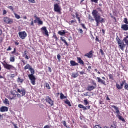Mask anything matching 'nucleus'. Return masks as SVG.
Returning <instances> with one entry per match:
<instances>
[{
    "label": "nucleus",
    "mask_w": 128,
    "mask_h": 128,
    "mask_svg": "<svg viewBox=\"0 0 128 128\" xmlns=\"http://www.w3.org/2000/svg\"><path fill=\"white\" fill-rule=\"evenodd\" d=\"M118 117L120 120H122V122H126V120H124V118H123L122 116L119 115Z\"/></svg>",
    "instance_id": "393cba45"
},
{
    "label": "nucleus",
    "mask_w": 128,
    "mask_h": 128,
    "mask_svg": "<svg viewBox=\"0 0 128 128\" xmlns=\"http://www.w3.org/2000/svg\"><path fill=\"white\" fill-rule=\"evenodd\" d=\"M58 34H60V36H65L66 34H68V32H66L64 30H62L59 31Z\"/></svg>",
    "instance_id": "412c9836"
},
{
    "label": "nucleus",
    "mask_w": 128,
    "mask_h": 128,
    "mask_svg": "<svg viewBox=\"0 0 128 128\" xmlns=\"http://www.w3.org/2000/svg\"><path fill=\"white\" fill-rule=\"evenodd\" d=\"M0 111L1 112H8V108L6 106H2L0 109Z\"/></svg>",
    "instance_id": "4468645a"
},
{
    "label": "nucleus",
    "mask_w": 128,
    "mask_h": 128,
    "mask_svg": "<svg viewBox=\"0 0 128 128\" xmlns=\"http://www.w3.org/2000/svg\"><path fill=\"white\" fill-rule=\"evenodd\" d=\"M2 64L4 66V68L7 70H16V67L7 64L6 61L4 62V63L2 62Z\"/></svg>",
    "instance_id": "39448f33"
},
{
    "label": "nucleus",
    "mask_w": 128,
    "mask_h": 128,
    "mask_svg": "<svg viewBox=\"0 0 128 128\" xmlns=\"http://www.w3.org/2000/svg\"><path fill=\"white\" fill-rule=\"evenodd\" d=\"M93 54H94V52L92 50L89 53H88L87 54H86L85 55V56H87V58H92V56H94Z\"/></svg>",
    "instance_id": "2eb2a0df"
},
{
    "label": "nucleus",
    "mask_w": 128,
    "mask_h": 128,
    "mask_svg": "<svg viewBox=\"0 0 128 128\" xmlns=\"http://www.w3.org/2000/svg\"><path fill=\"white\" fill-rule=\"evenodd\" d=\"M28 54V51L26 50L24 52V54H23V58H25L26 56V54Z\"/></svg>",
    "instance_id": "ea45409f"
},
{
    "label": "nucleus",
    "mask_w": 128,
    "mask_h": 128,
    "mask_svg": "<svg viewBox=\"0 0 128 128\" xmlns=\"http://www.w3.org/2000/svg\"><path fill=\"white\" fill-rule=\"evenodd\" d=\"M77 60H78V64H82V66H84V60H82V58H78Z\"/></svg>",
    "instance_id": "f3484780"
},
{
    "label": "nucleus",
    "mask_w": 128,
    "mask_h": 128,
    "mask_svg": "<svg viewBox=\"0 0 128 128\" xmlns=\"http://www.w3.org/2000/svg\"><path fill=\"white\" fill-rule=\"evenodd\" d=\"M92 84L94 86H88V87L87 88V90H88V92H92V90H96V88L97 84L96 82V81L92 80Z\"/></svg>",
    "instance_id": "423d86ee"
},
{
    "label": "nucleus",
    "mask_w": 128,
    "mask_h": 128,
    "mask_svg": "<svg viewBox=\"0 0 128 128\" xmlns=\"http://www.w3.org/2000/svg\"><path fill=\"white\" fill-rule=\"evenodd\" d=\"M24 70H30L31 74H29L28 76L32 86H36V76H34L35 74L34 70L32 68L30 64H27L26 66L24 67Z\"/></svg>",
    "instance_id": "f257e3e1"
},
{
    "label": "nucleus",
    "mask_w": 128,
    "mask_h": 128,
    "mask_svg": "<svg viewBox=\"0 0 128 128\" xmlns=\"http://www.w3.org/2000/svg\"><path fill=\"white\" fill-rule=\"evenodd\" d=\"M112 108H114V110L116 111V112L118 114H120V112L118 108H117L116 106H112Z\"/></svg>",
    "instance_id": "6ab92c4d"
},
{
    "label": "nucleus",
    "mask_w": 128,
    "mask_h": 128,
    "mask_svg": "<svg viewBox=\"0 0 128 128\" xmlns=\"http://www.w3.org/2000/svg\"><path fill=\"white\" fill-rule=\"evenodd\" d=\"M65 39H66V38H62V37L60 38L61 40L63 42H64V44H65L66 46H69L70 45L68 44V42H66V40Z\"/></svg>",
    "instance_id": "a211bd4d"
},
{
    "label": "nucleus",
    "mask_w": 128,
    "mask_h": 128,
    "mask_svg": "<svg viewBox=\"0 0 128 128\" xmlns=\"http://www.w3.org/2000/svg\"><path fill=\"white\" fill-rule=\"evenodd\" d=\"M17 82H18V84H23L24 79H22L20 78H18L17 80Z\"/></svg>",
    "instance_id": "a878e982"
},
{
    "label": "nucleus",
    "mask_w": 128,
    "mask_h": 128,
    "mask_svg": "<svg viewBox=\"0 0 128 128\" xmlns=\"http://www.w3.org/2000/svg\"><path fill=\"white\" fill-rule=\"evenodd\" d=\"M63 124L66 128H68V126L66 125V121L63 122Z\"/></svg>",
    "instance_id": "3c124183"
},
{
    "label": "nucleus",
    "mask_w": 128,
    "mask_h": 128,
    "mask_svg": "<svg viewBox=\"0 0 128 128\" xmlns=\"http://www.w3.org/2000/svg\"><path fill=\"white\" fill-rule=\"evenodd\" d=\"M16 48H14V50L13 52H11L12 54H16Z\"/></svg>",
    "instance_id": "37998d69"
},
{
    "label": "nucleus",
    "mask_w": 128,
    "mask_h": 128,
    "mask_svg": "<svg viewBox=\"0 0 128 128\" xmlns=\"http://www.w3.org/2000/svg\"><path fill=\"white\" fill-rule=\"evenodd\" d=\"M30 4H36V0H28Z\"/></svg>",
    "instance_id": "4c0bfd02"
},
{
    "label": "nucleus",
    "mask_w": 128,
    "mask_h": 128,
    "mask_svg": "<svg viewBox=\"0 0 128 128\" xmlns=\"http://www.w3.org/2000/svg\"><path fill=\"white\" fill-rule=\"evenodd\" d=\"M4 22L7 24H12L14 22V20L12 19L9 18L8 17L4 18Z\"/></svg>",
    "instance_id": "9d476101"
},
{
    "label": "nucleus",
    "mask_w": 128,
    "mask_h": 128,
    "mask_svg": "<svg viewBox=\"0 0 128 128\" xmlns=\"http://www.w3.org/2000/svg\"><path fill=\"white\" fill-rule=\"evenodd\" d=\"M88 92H87L86 93L84 94V96H88Z\"/></svg>",
    "instance_id": "69168bd1"
},
{
    "label": "nucleus",
    "mask_w": 128,
    "mask_h": 128,
    "mask_svg": "<svg viewBox=\"0 0 128 128\" xmlns=\"http://www.w3.org/2000/svg\"><path fill=\"white\" fill-rule=\"evenodd\" d=\"M8 8H9V10H12V12H14V7H12V6H8Z\"/></svg>",
    "instance_id": "79ce46f5"
},
{
    "label": "nucleus",
    "mask_w": 128,
    "mask_h": 128,
    "mask_svg": "<svg viewBox=\"0 0 128 128\" xmlns=\"http://www.w3.org/2000/svg\"><path fill=\"white\" fill-rule=\"evenodd\" d=\"M18 92H19V94H22V96H24L26 94V89L24 88H22V90L20 89H18Z\"/></svg>",
    "instance_id": "9b49d317"
},
{
    "label": "nucleus",
    "mask_w": 128,
    "mask_h": 128,
    "mask_svg": "<svg viewBox=\"0 0 128 128\" xmlns=\"http://www.w3.org/2000/svg\"><path fill=\"white\" fill-rule=\"evenodd\" d=\"M57 58L58 60L60 61V58H62V56L60 54L57 56Z\"/></svg>",
    "instance_id": "a19ab883"
},
{
    "label": "nucleus",
    "mask_w": 128,
    "mask_h": 128,
    "mask_svg": "<svg viewBox=\"0 0 128 128\" xmlns=\"http://www.w3.org/2000/svg\"><path fill=\"white\" fill-rule=\"evenodd\" d=\"M92 14L96 22V26H100V24H104L106 22V20L104 18H102L100 15L98 14V12L96 10H94Z\"/></svg>",
    "instance_id": "f03ea898"
},
{
    "label": "nucleus",
    "mask_w": 128,
    "mask_h": 128,
    "mask_svg": "<svg viewBox=\"0 0 128 128\" xmlns=\"http://www.w3.org/2000/svg\"><path fill=\"white\" fill-rule=\"evenodd\" d=\"M95 72H98V74H100V71H98V69H96Z\"/></svg>",
    "instance_id": "680f3d73"
},
{
    "label": "nucleus",
    "mask_w": 128,
    "mask_h": 128,
    "mask_svg": "<svg viewBox=\"0 0 128 128\" xmlns=\"http://www.w3.org/2000/svg\"><path fill=\"white\" fill-rule=\"evenodd\" d=\"M36 20H38V24L39 26H42L44 24V22L40 20V18H36Z\"/></svg>",
    "instance_id": "5701e85b"
},
{
    "label": "nucleus",
    "mask_w": 128,
    "mask_h": 128,
    "mask_svg": "<svg viewBox=\"0 0 128 128\" xmlns=\"http://www.w3.org/2000/svg\"><path fill=\"white\" fill-rule=\"evenodd\" d=\"M54 10L55 12H58L60 14H62V8L58 4L54 5Z\"/></svg>",
    "instance_id": "0eeeda50"
},
{
    "label": "nucleus",
    "mask_w": 128,
    "mask_h": 128,
    "mask_svg": "<svg viewBox=\"0 0 128 128\" xmlns=\"http://www.w3.org/2000/svg\"><path fill=\"white\" fill-rule=\"evenodd\" d=\"M41 30L44 36H46L47 38H48V36H50V34H48V30L46 27L42 28H41Z\"/></svg>",
    "instance_id": "6e6552de"
},
{
    "label": "nucleus",
    "mask_w": 128,
    "mask_h": 128,
    "mask_svg": "<svg viewBox=\"0 0 128 128\" xmlns=\"http://www.w3.org/2000/svg\"><path fill=\"white\" fill-rule=\"evenodd\" d=\"M44 128H50V126H46Z\"/></svg>",
    "instance_id": "774afa93"
},
{
    "label": "nucleus",
    "mask_w": 128,
    "mask_h": 128,
    "mask_svg": "<svg viewBox=\"0 0 128 128\" xmlns=\"http://www.w3.org/2000/svg\"><path fill=\"white\" fill-rule=\"evenodd\" d=\"M99 0H91L92 2H94L95 4H98Z\"/></svg>",
    "instance_id": "58836bf2"
},
{
    "label": "nucleus",
    "mask_w": 128,
    "mask_h": 128,
    "mask_svg": "<svg viewBox=\"0 0 128 128\" xmlns=\"http://www.w3.org/2000/svg\"><path fill=\"white\" fill-rule=\"evenodd\" d=\"M14 44H15V45L16 46L20 45V42H18V41L14 42Z\"/></svg>",
    "instance_id": "6e6d98bb"
},
{
    "label": "nucleus",
    "mask_w": 128,
    "mask_h": 128,
    "mask_svg": "<svg viewBox=\"0 0 128 128\" xmlns=\"http://www.w3.org/2000/svg\"><path fill=\"white\" fill-rule=\"evenodd\" d=\"M98 82L99 84H103L104 86H106V82L104 80H102L100 78H97Z\"/></svg>",
    "instance_id": "ddd939ff"
},
{
    "label": "nucleus",
    "mask_w": 128,
    "mask_h": 128,
    "mask_svg": "<svg viewBox=\"0 0 128 128\" xmlns=\"http://www.w3.org/2000/svg\"><path fill=\"white\" fill-rule=\"evenodd\" d=\"M4 104L6 106H10V101L8 100V98H6L4 101Z\"/></svg>",
    "instance_id": "b1692460"
},
{
    "label": "nucleus",
    "mask_w": 128,
    "mask_h": 128,
    "mask_svg": "<svg viewBox=\"0 0 128 128\" xmlns=\"http://www.w3.org/2000/svg\"><path fill=\"white\" fill-rule=\"evenodd\" d=\"M10 62H16V58L14 56L10 57Z\"/></svg>",
    "instance_id": "7c9ffc66"
},
{
    "label": "nucleus",
    "mask_w": 128,
    "mask_h": 128,
    "mask_svg": "<svg viewBox=\"0 0 128 128\" xmlns=\"http://www.w3.org/2000/svg\"><path fill=\"white\" fill-rule=\"evenodd\" d=\"M78 74L76 73H74L72 74V78H78Z\"/></svg>",
    "instance_id": "2f4dec72"
},
{
    "label": "nucleus",
    "mask_w": 128,
    "mask_h": 128,
    "mask_svg": "<svg viewBox=\"0 0 128 128\" xmlns=\"http://www.w3.org/2000/svg\"><path fill=\"white\" fill-rule=\"evenodd\" d=\"M76 18L77 19L80 18V14H78V12L76 13Z\"/></svg>",
    "instance_id": "49530a36"
},
{
    "label": "nucleus",
    "mask_w": 128,
    "mask_h": 128,
    "mask_svg": "<svg viewBox=\"0 0 128 128\" xmlns=\"http://www.w3.org/2000/svg\"><path fill=\"white\" fill-rule=\"evenodd\" d=\"M75 22H76V20H72L71 22H69L68 24L70 26H72V24H74Z\"/></svg>",
    "instance_id": "c9c22d12"
},
{
    "label": "nucleus",
    "mask_w": 128,
    "mask_h": 128,
    "mask_svg": "<svg viewBox=\"0 0 128 128\" xmlns=\"http://www.w3.org/2000/svg\"><path fill=\"white\" fill-rule=\"evenodd\" d=\"M91 70H92V66H88V72H90Z\"/></svg>",
    "instance_id": "8fccbe9b"
},
{
    "label": "nucleus",
    "mask_w": 128,
    "mask_h": 128,
    "mask_svg": "<svg viewBox=\"0 0 128 128\" xmlns=\"http://www.w3.org/2000/svg\"><path fill=\"white\" fill-rule=\"evenodd\" d=\"M109 78H110V80H114V76H112V74H110L109 75Z\"/></svg>",
    "instance_id": "e433bc0d"
},
{
    "label": "nucleus",
    "mask_w": 128,
    "mask_h": 128,
    "mask_svg": "<svg viewBox=\"0 0 128 128\" xmlns=\"http://www.w3.org/2000/svg\"><path fill=\"white\" fill-rule=\"evenodd\" d=\"M12 50V47L11 46H9L8 48L6 50V51L7 52H10V50Z\"/></svg>",
    "instance_id": "603ef678"
},
{
    "label": "nucleus",
    "mask_w": 128,
    "mask_h": 128,
    "mask_svg": "<svg viewBox=\"0 0 128 128\" xmlns=\"http://www.w3.org/2000/svg\"><path fill=\"white\" fill-rule=\"evenodd\" d=\"M14 126V128H18V124H13Z\"/></svg>",
    "instance_id": "0e129e2a"
},
{
    "label": "nucleus",
    "mask_w": 128,
    "mask_h": 128,
    "mask_svg": "<svg viewBox=\"0 0 128 128\" xmlns=\"http://www.w3.org/2000/svg\"><path fill=\"white\" fill-rule=\"evenodd\" d=\"M70 64H71V66H78V64L76 63V62L74 61V60H71L70 61Z\"/></svg>",
    "instance_id": "aec40b11"
},
{
    "label": "nucleus",
    "mask_w": 128,
    "mask_h": 128,
    "mask_svg": "<svg viewBox=\"0 0 128 128\" xmlns=\"http://www.w3.org/2000/svg\"><path fill=\"white\" fill-rule=\"evenodd\" d=\"M14 54L16 56H20V53L16 52V53H14Z\"/></svg>",
    "instance_id": "052dcab7"
},
{
    "label": "nucleus",
    "mask_w": 128,
    "mask_h": 128,
    "mask_svg": "<svg viewBox=\"0 0 128 128\" xmlns=\"http://www.w3.org/2000/svg\"><path fill=\"white\" fill-rule=\"evenodd\" d=\"M122 30L125 32H128V24H123L122 26Z\"/></svg>",
    "instance_id": "dca6fc26"
},
{
    "label": "nucleus",
    "mask_w": 128,
    "mask_h": 128,
    "mask_svg": "<svg viewBox=\"0 0 128 128\" xmlns=\"http://www.w3.org/2000/svg\"><path fill=\"white\" fill-rule=\"evenodd\" d=\"M34 19H32V22H31V26H34Z\"/></svg>",
    "instance_id": "4d7b16f0"
},
{
    "label": "nucleus",
    "mask_w": 128,
    "mask_h": 128,
    "mask_svg": "<svg viewBox=\"0 0 128 128\" xmlns=\"http://www.w3.org/2000/svg\"><path fill=\"white\" fill-rule=\"evenodd\" d=\"M118 125L116 124V123L113 122V124L111 125L110 128H117Z\"/></svg>",
    "instance_id": "c85d7f7f"
},
{
    "label": "nucleus",
    "mask_w": 128,
    "mask_h": 128,
    "mask_svg": "<svg viewBox=\"0 0 128 128\" xmlns=\"http://www.w3.org/2000/svg\"><path fill=\"white\" fill-rule=\"evenodd\" d=\"M60 100H66V96H64V94L61 93L60 96Z\"/></svg>",
    "instance_id": "bb28decb"
},
{
    "label": "nucleus",
    "mask_w": 128,
    "mask_h": 128,
    "mask_svg": "<svg viewBox=\"0 0 128 128\" xmlns=\"http://www.w3.org/2000/svg\"><path fill=\"white\" fill-rule=\"evenodd\" d=\"M65 104H68L69 106H72V104H70V100H68L65 101Z\"/></svg>",
    "instance_id": "473e14b6"
},
{
    "label": "nucleus",
    "mask_w": 128,
    "mask_h": 128,
    "mask_svg": "<svg viewBox=\"0 0 128 128\" xmlns=\"http://www.w3.org/2000/svg\"><path fill=\"white\" fill-rule=\"evenodd\" d=\"M81 26L84 30H86V25L84 24H81Z\"/></svg>",
    "instance_id": "09e8293b"
},
{
    "label": "nucleus",
    "mask_w": 128,
    "mask_h": 128,
    "mask_svg": "<svg viewBox=\"0 0 128 128\" xmlns=\"http://www.w3.org/2000/svg\"><path fill=\"white\" fill-rule=\"evenodd\" d=\"M84 103L86 104V106H88V102L86 100H84Z\"/></svg>",
    "instance_id": "864d4df0"
},
{
    "label": "nucleus",
    "mask_w": 128,
    "mask_h": 128,
    "mask_svg": "<svg viewBox=\"0 0 128 128\" xmlns=\"http://www.w3.org/2000/svg\"><path fill=\"white\" fill-rule=\"evenodd\" d=\"M2 42H4V38H2V37H0V44H2Z\"/></svg>",
    "instance_id": "13d9d810"
},
{
    "label": "nucleus",
    "mask_w": 128,
    "mask_h": 128,
    "mask_svg": "<svg viewBox=\"0 0 128 128\" xmlns=\"http://www.w3.org/2000/svg\"><path fill=\"white\" fill-rule=\"evenodd\" d=\"M8 14V12L6 10H3V16H6Z\"/></svg>",
    "instance_id": "5fc2aeb1"
},
{
    "label": "nucleus",
    "mask_w": 128,
    "mask_h": 128,
    "mask_svg": "<svg viewBox=\"0 0 128 128\" xmlns=\"http://www.w3.org/2000/svg\"><path fill=\"white\" fill-rule=\"evenodd\" d=\"M52 38H54L56 42H58V36H56V33L54 34Z\"/></svg>",
    "instance_id": "cd10ccee"
},
{
    "label": "nucleus",
    "mask_w": 128,
    "mask_h": 128,
    "mask_svg": "<svg viewBox=\"0 0 128 128\" xmlns=\"http://www.w3.org/2000/svg\"><path fill=\"white\" fill-rule=\"evenodd\" d=\"M100 52L101 53L102 56H104V50H100Z\"/></svg>",
    "instance_id": "a18cd8bd"
},
{
    "label": "nucleus",
    "mask_w": 128,
    "mask_h": 128,
    "mask_svg": "<svg viewBox=\"0 0 128 128\" xmlns=\"http://www.w3.org/2000/svg\"><path fill=\"white\" fill-rule=\"evenodd\" d=\"M124 90H128V84H126V81L125 80L122 81V82L120 84H120H116V88L120 90H122V88H124Z\"/></svg>",
    "instance_id": "20e7f679"
},
{
    "label": "nucleus",
    "mask_w": 128,
    "mask_h": 128,
    "mask_svg": "<svg viewBox=\"0 0 128 128\" xmlns=\"http://www.w3.org/2000/svg\"><path fill=\"white\" fill-rule=\"evenodd\" d=\"M116 40L120 48L122 50H124L126 46H128V36L124 38L122 40L120 39V38L118 36L116 38Z\"/></svg>",
    "instance_id": "7ed1b4c3"
},
{
    "label": "nucleus",
    "mask_w": 128,
    "mask_h": 128,
    "mask_svg": "<svg viewBox=\"0 0 128 128\" xmlns=\"http://www.w3.org/2000/svg\"><path fill=\"white\" fill-rule=\"evenodd\" d=\"M22 62L23 63L24 66H26V62H24V60H22Z\"/></svg>",
    "instance_id": "e2e57ef3"
},
{
    "label": "nucleus",
    "mask_w": 128,
    "mask_h": 128,
    "mask_svg": "<svg viewBox=\"0 0 128 128\" xmlns=\"http://www.w3.org/2000/svg\"><path fill=\"white\" fill-rule=\"evenodd\" d=\"M84 106L82 104H79L78 105V108H83Z\"/></svg>",
    "instance_id": "bf43d9fd"
},
{
    "label": "nucleus",
    "mask_w": 128,
    "mask_h": 128,
    "mask_svg": "<svg viewBox=\"0 0 128 128\" xmlns=\"http://www.w3.org/2000/svg\"><path fill=\"white\" fill-rule=\"evenodd\" d=\"M12 94L14 96L13 97L12 96H8V100H16V94H14L13 93H12Z\"/></svg>",
    "instance_id": "4be33fe9"
},
{
    "label": "nucleus",
    "mask_w": 128,
    "mask_h": 128,
    "mask_svg": "<svg viewBox=\"0 0 128 128\" xmlns=\"http://www.w3.org/2000/svg\"><path fill=\"white\" fill-rule=\"evenodd\" d=\"M124 24H128V18H124Z\"/></svg>",
    "instance_id": "c03bdc74"
},
{
    "label": "nucleus",
    "mask_w": 128,
    "mask_h": 128,
    "mask_svg": "<svg viewBox=\"0 0 128 128\" xmlns=\"http://www.w3.org/2000/svg\"><path fill=\"white\" fill-rule=\"evenodd\" d=\"M88 20H90V22H94V18H92L90 15L88 16Z\"/></svg>",
    "instance_id": "c756f323"
},
{
    "label": "nucleus",
    "mask_w": 128,
    "mask_h": 128,
    "mask_svg": "<svg viewBox=\"0 0 128 128\" xmlns=\"http://www.w3.org/2000/svg\"><path fill=\"white\" fill-rule=\"evenodd\" d=\"M18 34L20 38L22 40H24L28 36V34H26V32H20Z\"/></svg>",
    "instance_id": "1a4fd4ad"
},
{
    "label": "nucleus",
    "mask_w": 128,
    "mask_h": 128,
    "mask_svg": "<svg viewBox=\"0 0 128 128\" xmlns=\"http://www.w3.org/2000/svg\"><path fill=\"white\" fill-rule=\"evenodd\" d=\"M78 32H80V34H84V30H82V29H80L78 30Z\"/></svg>",
    "instance_id": "de8ad7c7"
},
{
    "label": "nucleus",
    "mask_w": 128,
    "mask_h": 128,
    "mask_svg": "<svg viewBox=\"0 0 128 128\" xmlns=\"http://www.w3.org/2000/svg\"><path fill=\"white\" fill-rule=\"evenodd\" d=\"M45 86H46V88L48 90H50L51 89L50 86V84H48V83H46Z\"/></svg>",
    "instance_id": "72a5a7b5"
},
{
    "label": "nucleus",
    "mask_w": 128,
    "mask_h": 128,
    "mask_svg": "<svg viewBox=\"0 0 128 128\" xmlns=\"http://www.w3.org/2000/svg\"><path fill=\"white\" fill-rule=\"evenodd\" d=\"M14 14L15 16V18H17V20H20V16L18 14H16V13L14 12Z\"/></svg>",
    "instance_id": "f704fd0d"
},
{
    "label": "nucleus",
    "mask_w": 128,
    "mask_h": 128,
    "mask_svg": "<svg viewBox=\"0 0 128 128\" xmlns=\"http://www.w3.org/2000/svg\"><path fill=\"white\" fill-rule=\"evenodd\" d=\"M46 102H48L49 104L51 106H54V101L52 100V98L50 96H48L46 99Z\"/></svg>",
    "instance_id": "f8f14e48"
},
{
    "label": "nucleus",
    "mask_w": 128,
    "mask_h": 128,
    "mask_svg": "<svg viewBox=\"0 0 128 128\" xmlns=\"http://www.w3.org/2000/svg\"><path fill=\"white\" fill-rule=\"evenodd\" d=\"M80 74H84L86 73H84V72H80Z\"/></svg>",
    "instance_id": "338daca9"
}]
</instances>
